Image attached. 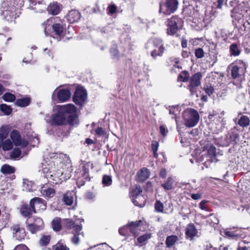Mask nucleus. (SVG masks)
<instances>
[{
  "instance_id": "a878e982",
  "label": "nucleus",
  "mask_w": 250,
  "mask_h": 250,
  "mask_svg": "<svg viewBox=\"0 0 250 250\" xmlns=\"http://www.w3.org/2000/svg\"><path fill=\"white\" fill-rule=\"evenodd\" d=\"M41 193L44 197L51 198L55 195V190L53 188H46L45 187H42Z\"/></svg>"
},
{
  "instance_id": "a19ab883",
  "label": "nucleus",
  "mask_w": 250,
  "mask_h": 250,
  "mask_svg": "<svg viewBox=\"0 0 250 250\" xmlns=\"http://www.w3.org/2000/svg\"><path fill=\"white\" fill-rule=\"evenodd\" d=\"M67 122L70 125H77L79 123L78 116L76 115H69L68 117Z\"/></svg>"
},
{
  "instance_id": "20e7f679",
  "label": "nucleus",
  "mask_w": 250,
  "mask_h": 250,
  "mask_svg": "<svg viewBox=\"0 0 250 250\" xmlns=\"http://www.w3.org/2000/svg\"><path fill=\"white\" fill-rule=\"evenodd\" d=\"M178 0H162L160 4L159 12L168 15L174 13L177 9Z\"/></svg>"
},
{
  "instance_id": "39448f33",
  "label": "nucleus",
  "mask_w": 250,
  "mask_h": 250,
  "mask_svg": "<svg viewBox=\"0 0 250 250\" xmlns=\"http://www.w3.org/2000/svg\"><path fill=\"white\" fill-rule=\"evenodd\" d=\"M66 226L68 229H72V232L74 233V236L71 238L72 242L75 245L79 244L80 236H83V232H81L82 229V225L75 224L72 220L68 219L66 220Z\"/></svg>"
},
{
  "instance_id": "37998d69",
  "label": "nucleus",
  "mask_w": 250,
  "mask_h": 250,
  "mask_svg": "<svg viewBox=\"0 0 250 250\" xmlns=\"http://www.w3.org/2000/svg\"><path fill=\"white\" fill-rule=\"evenodd\" d=\"M240 70L236 66L233 65L232 67L231 74V76L233 79H236L238 78L240 76L244 75L245 74L244 72H242L240 71Z\"/></svg>"
},
{
  "instance_id": "7c9ffc66",
  "label": "nucleus",
  "mask_w": 250,
  "mask_h": 250,
  "mask_svg": "<svg viewBox=\"0 0 250 250\" xmlns=\"http://www.w3.org/2000/svg\"><path fill=\"white\" fill-rule=\"evenodd\" d=\"M61 110L64 113H74L76 111V107L72 104H68L62 106Z\"/></svg>"
},
{
  "instance_id": "13d9d810",
  "label": "nucleus",
  "mask_w": 250,
  "mask_h": 250,
  "mask_svg": "<svg viewBox=\"0 0 250 250\" xmlns=\"http://www.w3.org/2000/svg\"><path fill=\"white\" fill-rule=\"evenodd\" d=\"M107 13L110 15H113L117 11V6L114 4H112L107 7Z\"/></svg>"
},
{
  "instance_id": "6e6d98bb",
  "label": "nucleus",
  "mask_w": 250,
  "mask_h": 250,
  "mask_svg": "<svg viewBox=\"0 0 250 250\" xmlns=\"http://www.w3.org/2000/svg\"><path fill=\"white\" fill-rule=\"evenodd\" d=\"M203 90L208 96H210L214 92L213 87L209 84H206L204 86Z\"/></svg>"
},
{
  "instance_id": "aec40b11",
  "label": "nucleus",
  "mask_w": 250,
  "mask_h": 250,
  "mask_svg": "<svg viewBox=\"0 0 250 250\" xmlns=\"http://www.w3.org/2000/svg\"><path fill=\"white\" fill-rule=\"evenodd\" d=\"M75 193L73 191H68L63 194L62 197V202L67 206H71L74 200Z\"/></svg>"
},
{
  "instance_id": "6e6552de",
  "label": "nucleus",
  "mask_w": 250,
  "mask_h": 250,
  "mask_svg": "<svg viewBox=\"0 0 250 250\" xmlns=\"http://www.w3.org/2000/svg\"><path fill=\"white\" fill-rule=\"evenodd\" d=\"M181 19L177 16H173L167 20V34L169 35H174L178 31V25L181 23Z\"/></svg>"
},
{
  "instance_id": "1a4fd4ad",
  "label": "nucleus",
  "mask_w": 250,
  "mask_h": 250,
  "mask_svg": "<svg viewBox=\"0 0 250 250\" xmlns=\"http://www.w3.org/2000/svg\"><path fill=\"white\" fill-rule=\"evenodd\" d=\"M153 42L154 49L151 51V56L154 59H156L157 57H161L163 55L165 48L161 39L158 38L154 39Z\"/></svg>"
},
{
  "instance_id": "7ed1b4c3",
  "label": "nucleus",
  "mask_w": 250,
  "mask_h": 250,
  "mask_svg": "<svg viewBox=\"0 0 250 250\" xmlns=\"http://www.w3.org/2000/svg\"><path fill=\"white\" fill-rule=\"evenodd\" d=\"M183 118L185 122V125L187 127H192L198 124L200 116L197 111L189 108L183 112Z\"/></svg>"
},
{
  "instance_id": "8fccbe9b",
  "label": "nucleus",
  "mask_w": 250,
  "mask_h": 250,
  "mask_svg": "<svg viewBox=\"0 0 250 250\" xmlns=\"http://www.w3.org/2000/svg\"><path fill=\"white\" fill-rule=\"evenodd\" d=\"M151 147L152 151H153V156L155 158H157L158 153L157 151L159 147V143L156 141H153L151 144Z\"/></svg>"
},
{
  "instance_id": "cd10ccee",
  "label": "nucleus",
  "mask_w": 250,
  "mask_h": 250,
  "mask_svg": "<svg viewBox=\"0 0 250 250\" xmlns=\"http://www.w3.org/2000/svg\"><path fill=\"white\" fill-rule=\"evenodd\" d=\"M222 235L225 237H228L231 239H237L241 236V234L237 233L236 231H230L224 230L222 232Z\"/></svg>"
},
{
  "instance_id": "5701e85b",
  "label": "nucleus",
  "mask_w": 250,
  "mask_h": 250,
  "mask_svg": "<svg viewBox=\"0 0 250 250\" xmlns=\"http://www.w3.org/2000/svg\"><path fill=\"white\" fill-rule=\"evenodd\" d=\"M81 15L80 12L76 10H71L67 15L68 20L70 23L78 21Z\"/></svg>"
},
{
  "instance_id": "f03ea898",
  "label": "nucleus",
  "mask_w": 250,
  "mask_h": 250,
  "mask_svg": "<svg viewBox=\"0 0 250 250\" xmlns=\"http://www.w3.org/2000/svg\"><path fill=\"white\" fill-rule=\"evenodd\" d=\"M59 20L57 17L52 18L48 19L44 23V33L47 35H50L53 36L54 35H57L56 39L57 41H60L62 36L63 35L64 27L63 26L62 23L59 20L60 22L55 23L52 26V32L50 33L49 31L51 26H50L51 23L54 22H57Z\"/></svg>"
},
{
  "instance_id": "4468645a",
  "label": "nucleus",
  "mask_w": 250,
  "mask_h": 250,
  "mask_svg": "<svg viewBox=\"0 0 250 250\" xmlns=\"http://www.w3.org/2000/svg\"><path fill=\"white\" fill-rule=\"evenodd\" d=\"M239 135L237 132L234 131L229 132L226 136L222 146H227L230 144L234 145L236 144Z\"/></svg>"
},
{
  "instance_id": "bb28decb",
  "label": "nucleus",
  "mask_w": 250,
  "mask_h": 250,
  "mask_svg": "<svg viewBox=\"0 0 250 250\" xmlns=\"http://www.w3.org/2000/svg\"><path fill=\"white\" fill-rule=\"evenodd\" d=\"M142 189L139 186L135 185L131 188L130 192L132 199H135L139 197V195H143L141 193Z\"/></svg>"
},
{
  "instance_id": "423d86ee",
  "label": "nucleus",
  "mask_w": 250,
  "mask_h": 250,
  "mask_svg": "<svg viewBox=\"0 0 250 250\" xmlns=\"http://www.w3.org/2000/svg\"><path fill=\"white\" fill-rule=\"evenodd\" d=\"M9 129L7 126H2L0 128V148L4 151L10 150L13 144L10 139H6L8 136Z\"/></svg>"
},
{
  "instance_id": "dca6fc26",
  "label": "nucleus",
  "mask_w": 250,
  "mask_h": 250,
  "mask_svg": "<svg viewBox=\"0 0 250 250\" xmlns=\"http://www.w3.org/2000/svg\"><path fill=\"white\" fill-rule=\"evenodd\" d=\"M30 205L38 210H44L46 209V204L44 200L39 197H35L30 200Z\"/></svg>"
},
{
  "instance_id": "b1692460",
  "label": "nucleus",
  "mask_w": 250,
  "mask_h": 250,
  "mask_svg": "<svg viewBox=\"0 0 250 250\" xmlns=\"http://www.w3.org/2000/svg\"><path fill=\"white\" fill-rule=\"evenodd\" d=\"M119 233L121 235L125 237V239L127 240L130 235V227L128 224L126 226H123L119 229Z\"/></svg>"
},
{
  "instance_id": "09e8293b",
  "label": "nucleus",
  "mask_w": 250,
  "mask_h": 250,
  "mask_svg": "<svg viewBox=\"0 0 250 250\" xmlns=\"http://www.w3.org/2000/svg\"><path fill=\"white\" fill-rule=\"evenodd\" d=\"M0 110L6 115H9L12 112V109L10 106L6 105V104H1L0 105Z\"/></svg>"
},
{
  "instance_id": "58836bf2",
  "label": "nucleus",
  "mask_w": 250,
  "mask_h": 250,
  "mask_svg": "<svg viewBox=\"0 0 250 250\" xmlns=\"http://www.w3.org/2000/svg\"><path fill=\"white\" fill-rule=\"evenodd\" d=\"M36 186L31 182H24L23 184V190L28 192L35 190Z\"/></svg>"
},
{
  "instance_id": "ea45409f",
  "label": "nucleus",
  "mask_w": 250,
  "mask_h": 250,
  "mask_svg": "<svg viewBox=\"0 0 250 250\" xmlns=\"http://www.w3.org/2000/svg\"><path fill=\"white\" fill-rule=\"evenodd\" d=\"M15 171V168L8 165H4L1 168V171L3 174H12L14 173Z\"/></svg>"
},
{
  "instance_id": "c85d7f7f",
  "label": "nucleus",
  "mask_w": 250,
  "mask_h": 250,
  "mask_svg": "<svg viewBox=\"0 0 250 250\" xmlns=\"http://www.w3.org/2000/svg\"><path fill=\"white\" fill-rule=\"evenodd\" d=\"M133 203L136 206L143 207L145 205L146 199L143 195H139L135 199H132Z\"/></svg>"
},
{
  "instance_id": "9d476101",
  "label": "nucleus",
  "mask_w": 250,
  "mask_h": 250,
  "mask_svg": "<svg viewBox=\"0 0 250 250\" xmlns=\"http://www.w3.org/2000/svg\"><path fill=\"white\" fill-rule=\"evenodd\" d=\"M10 138L13 143L16 146H20L21 147H26L28 144V141L21 138L19 132L16 130H13L10 133Z\"/></svg>"
},
{
  "instance_id": "f8f14e48",
  "label": "nucleus",
  "mask_w": 250,
  "mask_h": 250,
  "mask_svg": "<svg viewBox=\"0 0 250 250\" xmlns=\"http://www.w3.org/2000/svg\"><path fill=\"white\" fill-rule=\"evenodd\" d=\"M11 229L12 230L13 236L16 239L21 241L25 238V230L20 225H14L11 227Z\"/></svg>"
},
{
  "instance_id": "052dcab7",
  "label": "nucleus",
  "mask_w": 250,
  "mask_h": 250,
  "mask_svg": "<svg viewBox=\"0 0 250 250\" xmlns=\"http://www.w3.org/2000/svg\"><path fill=\"white\" fill-rule=\"evenodd\" d=\"M56 167H55V169H53V172L50 174V177H55V178H59L62 175V171L61 170H56Z\"/></svg>"
},
{
  "instance_id": "3c124183",
  "label": "nucleus",
  "mask_w": 250,
  "mask_h": 250,
  "mask_svg": "<svg viewBox=\"0 0 250 250\" xmlns=\"http://www.w3.org/2000/svg\"><path fill=\"white\" fill-rule=\"evenodd\" d=\"M2 99L6 102H12L15 100L14 95L10 93H6L2 96Z\"/></svg>"
},
{
  "instance_id": "72a5a7b5",
  "label": "nucleus",
  "mask_w": 250,
  "mask_h": 250,
  "mask_svg": "<svg viewBox=\"0 0 250 250\" xmlns=\"http://www.w3.org/2000/svg\"><path fill=\"white\" fill-rule=\"evenodd\" d=\"M229 52L231 56H238L241 53V50L236 43H233L229 47Z\"/></svg>"
},
{
  "instance_id": "393cba45",
  "label": "nucleus",
  "mask_w": 250,
  "mask_h": 250,
  "mask_svg": "<svg viewBox=\"0 0 250 250\" xmlns=\"http://www.w3.org/2000/svg\"><path fill=\"white\" fill-rule=\"evenodd\" d=\"M48 12L52 15L58 14L60 11V6L57 2L51 3L47 8Z\"/></svg>"
},
{
  "instance_id": "f704fd0d",
  "label": "nucleus",
  "mask_w": 250,
  "mask_h": 250,
  "mask_svg": "<svg viewBox=\"0 0 250 250\" xmlns=\"http://www.w3.org/2000/svg\"><path fill=\"white\" fill-rule=\"evenodd\" d=\"M234 65L238 67V68L240 70V71L245 73L248 64L247 63L241 60H237L235 61V64Z\"/></svg>"
},
{
  "instance_id": "e2e57ef3",
  "label": "nucleus",
  "mask_w": 250,
  "mask_h": 250,
  "mask_svg": "<svg viewBox=\"0 0 250 250\" xmlns=\"http://www.w3.org/2000/svg\"><path fill=\"white\" fill-rule=\"evenodd\" d=\"M155 208L157 212H163V205L160 201H157L155 204Z\"/></svg>"
},
{
  "instance_id": "4c0bfd02",
  "label": "nucleus",
  "mask_w": 250,
  "mask_h": 250,
  "mask_svg": "<svg viewBox=\"0 0 250 250\" xmlns=\"http://www.w3.org/2000/svg\"><path fill=\"white\" fill-rule=\"evenodd\" d=\"M30 103V99L29 98H24L17 100L16 104L20 107L27 106Z\"/></svg>"
},
{
  "instance_id": "412c9836",
  "label": "nucleus",
  "mask_w": 250,
  "mask_h": 250,
  "mask_svg": "<svg viewBox=\"0 0 250 250\" xmlns=\"http://www.w3.org/2000/svg\"><path fill=\"white\" fill-rule=\"evenodd\" d=\"M33 212L35 213L36 210L30 205L28 204H22L21 208V213L24 217L30 216Z\"/></svg>"
},
{
  "instance_id": "bf43d9fd",
  "label": "nucleus",
  "mask_w": 250,
  "mask_h": 250,
  "mask_svg": "<svg viewBox=\"0 0 250 250\" xmlns=\"http://www.w3.org/2000/svg\"><path fill=\"white\" fill-rule=\"evenodd\" d=\"M195 55L196 58L200 59L204 57V52L202 48H198L195 50Z\"/></svg>"
},
{
  "instance_id": "a211bd4d",
  "label": "nucleus",
  "mask_w": 250,
  "mask_h": 250,
  "mask_svg": "<svg viewBox=\"0 0 250 250\" xmlns=\"http://www.w3.org/2000/svg\"><path fill=\"white\" fill-rule=\"evenodd\" d=\"M58 99L62 102H66L71 97V94L69 89H62L57 92Z\"/></svg>"
},
{
  "instance_id": "f257e3e1",
  "label": "nucleus",
  "mask_w": 250,
  "mask_h": 250,
  "mask_svg": "<svg viewBox=\"0 0 250 250\" xmlns=\"http://www.w3.org/2000/svg\"><path fill=\"white\" fill-rule=\"evenodd\" d=\"M23 5V0H3L0 7V15L7 21L11 22L19 16Z\"/></svg>"
},
{
  "instance_id": "774afa93",
  "label": "nucleus",
  "mask_w": 250,
  "mask_h": 250,
  "mask_svg": "<svg viewBox=\"0 0 250 250\" xmlns=\"http://www.w3.org/2000/svg\"><path fill=\"white\" fill-rule=\"evenodd\" d=\"M95 131L96 134L99 136H104L106 134V131L102 127H98Z\"/></svg>"
},
{
  "instance_id": "2f4dec72",
  "label": "nucleus",
  "mask_w": 250,
  "mask_h": 250,
  "mask_svg": "<svg viewBox=\"0 0 250 250\" xmlns=\"http://www.w3.org/2000/svg\"><path fill=\"white\" fill-rule=\"evenodd\" d=\"M250 120L249 118L246 115H242L239 119L238 124L242 127H246L250 125Z\"/></svg>"
},
{
  "instance_id": "c03bdc74",
  "label": "nucleus",
  "mask_w": 250,
  "mask_h": 250,
  "mask_svg": "<svg viewBox=\"0 0 250 250\" xmlns=\"http://www.w3.org/2000/svg\"><path fill=\"white\" fill-rule=\"evenodd\" d=\"M43 228L36 224H28L27 225V229L33 234L36 233L38 231L42 230Z\"/></svg>"
},
{
  "instance_id": "c756f323",
  "label": "nucleus",
  "mask_w": 250,
  "mask_h": 250,
  "mask_svg": "<svg viewBox=\"0 0 250 250\" xmlns=\"http://www.w3.org/2000/svg\"><path fill=\"white\" fill-rule=\"evenodd\" d=\"M208 155L209 158V160L211 162H216L215 159L216 156V148L214 146L211 145L208 148Z\"/></svg>"
},
{
  "instance_id": "f3484780",
  "label": "nucleus",
  "mask_w": 250,
  "mask_h": 250,
  "mask_svg": "<svg viewBox=\"0 0 250 250\" xmlns=\"http://www.w3.org/2000/svg\"><path fill=\"white\" fill-rule=\"evenodd\" d=\"M142 221L141 220L132 222L129 224L130 227V232L134 237H137L141 230Z\"/></svg>"
},
{
  "instance_id": "de8ad7c7",
  "label": "nucleus",
  "mask_w": 250,
  "mask_h": 250,
  "mask_svg": "<svg viewBox=\"0 0 250 250\" xmlns=\"http://www.w3.org/2000/svg\"><path fill=\"white\" fill-rule=\"evenodd\" d=\"M237 250H250V242L244 241L239 242Z\"/></svg>"
},
{
  "instance_id": "5fc2aeb1",
  "label": "nucleus",
  "mask_w": 250,
  "mask_h": 250,
  "mask_svg": "<svg viewBox=\"0 0 250 250\" xmlns=\"http://www.w3.org/2000/svg\"><path fill=\"white\" fill-rule=\"evenodd\" d=\"M52 228L55 231H59L61 229L60 220L58 219H54L52 222Z\"/></svg>"
},
{
  "instance_id": "4d7b16f0",
  "label": "nucleus",
  "mask_w": 250,
  "mask_h": 250,
  "mask_svg": "<svg viewBox=\"0 0 250 250\" xmlns=\"http://www.w3.org/2000/svg\"><path fill=\"white\" fill-rule=\"evenodd\" d=\"M50 240V237L49 235L43 236L40 240V244L42 246L47 245Z\"/></svg>"
},
{
  "instance_id": "69168bd1",
  "label": "nucleus",
  "mask_w": 250,
  "mask_h": 250,
  "mask_svg": "<svg viewBox=\"0 0 250 250\" xmlns=\"http://www.w3.org/2000/svg\"><path fill=\"white\" fill-rule=\"evenodd\" d=\"M160 131L162 135L164 137L167 135L168 130L165 125H162L160 126Z\"/></svg>"
},
{
  "instance_id": "4be33fe9",
  "label": "nucleus",
  "mask_w": 250,
  "mask_h": 250,
  "mask_svg": "<svg viewBox=\"0 0 250 250\" xmlns=\"http://www.w3.org/2000/svg\"><path fill=\"white\" fill-rule=\"evenodd\" d=\"M149 176V171L146 168H143L137 173V180L139 182L146 181Z\"/></svg>"
},
{
  "instance_id": "49530a36",
  "label": "nucleus",
  "mask_w": 250,
  "mask_h": 250,
  "mask_svg": "<svg viewBox=\"0 0 250 250\" xmlns=\"http://www.w3.org/2000/svg\"><path fill=\"white\" fill-rule=\"evenodd\" d=\"M110 55L112 58L115 60H119L121 55L118 54V51L117 49V46L114 45L110 49Z\"/></svg>"
},
{
  "instance_id": "473e14b6",
  "label": "nucleus",
  "mask_w": 250,
  "mask_h": 250,
  "mask_svg": "<svg viewBox=\"0 0 250 250\" xmlns=\"http://www.w3.org/2000/svg\"><path fill=\"white\" fill-rule=\"evenodd\" d=\"M186 233L189 237H192L197 233V229L193 224L188 225L186 228Z\"/></svg>"
},
{
  "instance_id": "a18cd8bd",
  "label": "nucleus",
  "mask_w": 250,
  "mask_h": 250,
  "mask_svg": "<svg viewBox=\"0 0 250 250\" xmlns=\"http://www.w3.org/2000/svg\"><path fill=\"white\" fill-rule=\"evenodd\" d=\"M102 184L104 187H109L112 184V177L108 175H104L102 178Z\"/></svg>"
},
{
  "instance_id": "0eeeda50",
  "label": "nucleus",
  "mask_w": 250,
  "mask_h": 250,
  "mask_svg": "<svg viewBox=\"0 0 250 250\" xmlns=\"http://www.w3.org/2000/svg\"><path fill=\"white\" fill-rule=\"evenodd\" d=\"M202 77V75L201 72H197L193 74L190 78L188 89L189 90L191 95L197 92L198 87L201 84Z\"/></svg>"
},
{
  "instance_id": "338daca9",
  "label": "nucleus",
  "mask_w": 250,
  "mask_h": 250,
  "mask_svg": "<svg viewBox=\"0 0 250 250\" xmlns=\"http://www.w3.org/2000/svg\"><path fill=\"white\" fill-rule=\"evenodd\" d=\"M55 250H69L66 246L62 245L60 243H58L55 246Z\"/></svg>"
},
{
  "instance_id": "79ce46f5",
  "label": "nucleus",
  "mask_w": 250,
  "mask_h": 250,
  "mask_svg": "<svg viewBox=\"0 0 250 250\" xmlns=\"http://www.w3.org/2000/svg\"><path fill=\"white\" fill-rule=\"evenodd\" d=\"M207 222L209 225L214 226L218 223L219 220L215 215L210 214L208 216Z\"/></svg>"
},
{
  "instance_id": "6ab92c4d",
  "label": "nucleus",
  "mask_w": 250,
  "mask_h": 250,
  "mask_svg": "<svg viewBox=\"0 0 250 250\" xmlns=\"http://www.w3.org/2000/svg\"><path fill=\"white\" fill-rule=\"evenodd\" d=\"M89 167L90 164L88 163L83 164V165L82 169L81 170L82 178L81 180L83 182L82 185H83L86 181H90V180L89 175Z\"/></svg>"
},
{
  "instance_id": "2eb2a0df",
  "label": "nucleus",
  "mask_w": 250,
  "mask_h": 250,
  "mask_svg": "<svg viewBox=\"0 0 250 250\" xmlns=\"http://www.w3.org/2000/svg\"><path fill=\"white\" fill-rule=\"evenodd\" d=\"M55 168V164L52 162H47L44 161L42 163V166L39 167V171H42L43 173L48 174L46 176H48L49 174L50 175L53 172V169Z\"/></svg>"
},
{
  "instance_id": "ddd939ff",
  "label": "nucleus",
  "mask_w": 250,
  "mask_h": 250,
  "mask_svg": "<svg viewBox=\"0 0 250 250\" xmlns=\"http://www.w3.org/2000/svg\"><path fill=\"white\" fill-rule=\"evenodd\" d=\"M47 116L45 118L46 122L51 123L52 124L60 125H64L66 123V116L61 112L54 114L51 120L47 119Z\"/></svg>"
},
{
  "instance_id": "680f3d73",
  "label": "nucleus",
  "mask_w": 250,
  "mask_h": 250,
  "mask_svg": "<svg viewBox=\"0 0 250 250\" xmlns=\"http://www.w3.org/2000/svg\"><path fill=\"white\" fill-rule=\"evenodd\" d=\"M30 224H36L38 226H40L43 228V222L42 218L40 217H34V222Z\"/></svg>"
},
{
  "instance_id": "9b49d317",
  "label": "nucleus",
  "mask_w": 250,
  "mask_h": 250,
  "mask_svg": "<svg viewBox=\"0 0 250 250\" xmlns=\"http://www.w3.org/2000/svg\"><path fill=\"white\" fill-rule=\"evenodd\" d=\"M87 94L83 87L77 88L73 97V101L77 105H83L86 99Z\"/></svg>"
},
{
  "instance_id": "c9c22d12",
  "label": "nucleus",
  "mask_w": 250,
  "mask_h": 250,
  "mask_svg": "<svg viewBox=\"0 0 250 250\" xmlns=\"http://www.w3.org/2000/svg\"><path fill=\"white\" fill-rule=\"evenodd\" d=\"M174 182V179L169 177L167 178V181L162 185V187L167 190H171L173 188V185Z\"/></svg>"
},
{
  "instance_id": "603ef678",
  "label": "nucleus",
  "mask_w": 250,
  "mask_h": 250,
  "mask_svg": "<svg viewBox=\"0 0 250 250\" xmlns=\"http://www.w3.org/2000/svg\"><path fill=\"white\" fill-rule=\"evenodd\" d=\"M151 233H146L138 237L137 241L139 243H143L151 238Z\"/></svg>"
},
{
  "instance_id": "e433bc0d",
  "label": "nucleus",
  "mask_w": 250,
  "mask_h": 250,
  "mask_svg": "<svg viewBox=\"0 0 250 250\" xmlns=\"http://www.w3.org/2000/svg\"><path fill=\"white\" fill-rule=\"evenodd\" d=\"M177 240V236L175 235L169 236L166 239V245L167 248H171Z\"/></svg>"
},
{
  "instance_id": "864d4df0",
  "label": "nucleus",
  "mask_w": 250,
  "mask_h": 250,
  "mask_svg": "<svg viewBox=\"0 0 250 250\" xmlns=\"http://www.w3.org/2000/svg\"><path fill=\"white\" fill-rule=\"evenodd\" d=\"M21 154V151L19 148H14L10 153V156L13 159L19 158Z\"/></svg>"
},
{
  "instance_id": "0e129e2a",
  "label": "nucleus",
  "mask_w": 250,
  "mask_h": 250,
  "mask_svg": "<svg viewBox=\"0 0 250 250\" xmlns=\"http://www.w3.org/2000/svg\"><path fill=\"white\" fill-rule=\"evenodd\" d=\"M179 112V110L178 106L169 107V113L170 114L176 115Z\"/></svg>"
}]
</instances>
